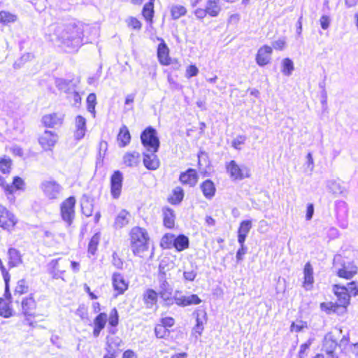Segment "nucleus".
Here are the masks:
<instances>
[{
	"label": "nucleus",
	"instance_id": "obj_1",
	"mask_svg": "<svg viewBox=\"0 0 358 358\" xmlns=\"http://www.w3.org/2000/svg\"><path fill=\"white\" fill-rule=\"evenodd\" d=\"M128 236L129 248L135 257L141 262H146L152 258L154 250L150 247V238L145 228L133 227L129 230Z\"/></svg>",
	"mask_w": 358,
	"mask_h": 358
},
{
	"label": "nucleus",
	"instance_id": "obj_2",
	"mask_svg": "<svg viewBox=\"0 0 358 358\" xmlns=\"http://www.w3.org/2000/svg\"><path fill=\"white\" fill-rule=\"evenodd\" d=\"M101 305L99 302L95 301L92 303V312L96 315L92 322V334L97 338L104 329L108 322L109 328L116 327L120 322V315L116 308L110 310L109 315L106 312H101Z\"/></svg>",
	"mask_w": 358,
	"mask_h": 358
},
{
	"label": "nucleus",
	"instance_id": "obj_3",
	"mask_svg": "<svg viewBox=\"0 0 358 358\" xmlns=\"http://www.w3.org/2000/svg\"><path fill=\"white\" fill-rule=\"evenodd\" d=\"M334 265L338 267L336 275L339 278L350 280L358 273V266L356 262L341 255L335 257Z\"/></svg>",
	"mask_w": 358,
	"mask_h": 358
},
{
	"label": "nucleus",
	"instance_id": "obj_4",
	"mask_svg": "<svg viewBox=\"0 0 358 358\" xmlns=\"http://www.w3.org/2000/svg\"><path fill=\"white\" fill-rule=\"evenodd\" d=\"M159 245L164 250L174 249L176 252H182L189 248V240L185 234L166 233L162 237Z\"/></svg>",
	"mask_w": 358,
	"mask_h": 358
},
{
	"label": "nucleus",
	"instance_id": "obj_5",
	"mask_svg": "<svg viewBox=\"0 0 358 358\" xmlns=\"http://www.w3.org/2000/svg\"><path fill=\"white\" fill-rule=\"evenodd\" d=\"M84 31L76 24L68 26L62 37V43L69 48H78L83 44Z\"/></svg>",
	"mask_w": 358,
	"mask_h": 358
},
{
	"label": "nucleus",
	"instance_id": "obj_6",
	"mask_svg": "<svg viewBox=\"0 0 358 358\" xmlns=\"http://www.w3.org/2000/svg\"><path fill=\"white\" fill-rule=\"evenodd\" d=\"M77 200L75 196H69L64 199L59 204V215L62 220L71 227L76 215Z\"/></svg>",
	"mask_w": 358,
	"mask_h": 358
},
{
	"label": "nucleus",
	"instance_id": "obj_7",
	"mask_svg": "<svg viewBox=\"0 0 358 358\" xmlns=\"http://www.w3.org/2000/svg\"><path fill=\"white\" fill-rule=\"evenodd\" d=\"M332 292L338 300H345L350 305L351 296L358 295V282L352 280L345 285L339 283L334 284L332 285Z\"/></svg>",
	"mask_w": 358,
	"mask_h": 358
},
{
	"label": "nucleus",
	"instance_id": "obj_8",
	"mask_svg": "<svg viewBox=\"0 0 358 358\" xmlns=\"http://www.w3.org/2000/svg\"><path fill=\"white\" fill-rule=\"evenodd\" d=\"M141 142L143 146L150 152H157L159 148L160 141L157 130L148 126L145 127L140 136Z\"/></svg>",
	"mask_w": 358,
	"mask_h": 358
},
{
	"label": "nucleus",
	"instance_id": "obj_9",
	"mask_svg": "<svg viewBox=\"0 0 358 358\" xmlns=\"http://www.w3.org/2000/svg\"><path fill=\"white\" fill-rule=\"evenodd\" d=\"M176 320L171 316H162L155 325L154 334L157 338L167 340L174 327Z\"/></svg>",
	"mask_w": 358,
	"mask_h": 358
},
{
	"label": "nucleus",
	"instance_id": "obj_10",
	"mask_svg": "<svg viewBox=\"0 0 358 358\" xmlns=\"http://www.w3.org/2000/svg\"><path fill=\"white\" fill-rule=\"evenodd\" d=\"M225 169L233 180H242L251 176L250 169L246 166L238 164L235 160L227 162Z\"/></svg>",
	"mask_w": 358,
	"mask_h": 358
},
{
	"label": "nucleus",
	"instance_id": "obj_11",
	"mask_svg": "<svg viewBox=\"0 0 358 358\" xmlns=\"http://www.w3.org/2000/svg\"><path fill=\"white\" fill-rule=\"evenodd\" d=\"M159 43L157 48V56L159 63L162 66L175 64L176 69L181 66L178 59H172L170 56V50L163 38H158Z\"/></svg>",
	"mask_w": 358,
	"mask_h": 358
},
{
	"label": "nucleus",
	"instance_id": "obj_12",
	"mask_svg": "<svg viewBox=\"0 0 358 358\" xmlns=\"http://www.w3.org/2000/svg\"><path fill=\"white\" fill-rule=\"evenodd\" d=\"M17 222L18 219L14 213L0 205V227L3 230L10 231L15 229Z\"/></svg>",
	"mask_w": 358,
	"mask_h": 358
},
{
	"label": "nucleus",
	"instance_id": "obj_13",
	"mask_svg": "<svg viewBox=\"0 0 358 358\" xmlns=\"http://www.w3.org/2000/svg\"><path fill=\"white\" fill-rule=\"evenodd\" d=\"M338 302L324 301L320 303V310L327 315L336 314L341 315L345 313L350 306L345 300H338Z\"/></svg>",
	"mask_w": 358,
	"mask_h": 358
},
{
	"label": "nucleus",
	"instance_id": "obj_14",
	"mask_svg": "<svg viewBox=\"0 0 358 358\" xmlns=\"http://www.w3.org/2000/svg\"><path fill=\"white\" fill-rule=\"evenodd\" d=\"M38 307V300L34 294L23 297L20 301V311L27 320L36 315Z\"/></svg>",
	"mask_w": 358,
	"mask_h": 358
},
{
	"label": "nucleus",
	"instance_id": "obj_15",
	"mask_svg": "<svg viewBox=\"0 0 358 358\" xmlns=\"http://www.w3.org/2000/svg\"><path fill=\"white\" fill-rule=\"evenodd\" d=\"M123 180V173L119 170L113 171L110 175V192L113 199H117L120 198L122 191Z\"/></svg>",
	"mask_w": 358,
	"mask_h": 358
},
{
	"label": "nucleus",
	"instance_id": "obj_16",
	"mask_svg": "<svg viewBox=\"0 0 358 358\" xmlns=\"http://www.w3.org/2000/svg\"><path fill=\"white\" fill-rule=\"evenodd\" d=\"M111 283L115 297L123 295L129 289V282L120 273L115 272L111 276Z\"/></svg>",
	"mask_w": 358,
	"mask_h": 358
},
{
	"label": "nucleus",
	"instance_id": "obj_17",
	"mask_svg": "<svg viewBox=\"0 0 358 358\" xmlns=\"http://www.w3.org/2000/svg\"><path fill=\"white\" fill-rule=\"evenodd\" d=\"M66 265L67 260L62 257H59L49 262L48 264V271L53 278H62V275L66 271Z\"/></svg>",
	"mask_w": 358,
	"mask_h": 358
},
{
	"label": "nucleus",
	"instance_id": "obj_18",
	"mask_svg": "<svg viewBox=\"0 0 358 358\" xmlns=\"http://www.w3.org/2000/svg\"><path fill=\"white\" fill-rule=\"evenodd\" d=\"M178 180L184 186L194 187L199 182V175L195 169L189 168L180 173Z\"/></svg>",
	"mask_w": 358,
	"mask_h": 358
},
{
	"label": "nucleus",
	"instance_id": "obj_19",
	"mask_svg": "<svg viewBox=\"0 0 358 358\" xmlns=\"http://www.w3.org/2000/svg\"><path fill=\"white\" fill-rule=\"evenodd\" d=\"M64 115L59 112H52L44 115L41 123L44 127L55 129L63 124Z\"/></svg>",
	"mask_w": 358,
	"mask_h": 358
},
{
	"label": "nucleus",
	"instance_id": "obj_20",
	"mask_svg": "<svg viewBox=\"0 0 358 358\" xmlns=\"http://www.w3.org/2000/svg\"><path fill=\"white\" fill-rule=\"evenodd\" d=\"M41 189L46 198L56 199L60 192L61 185L55 180H45L41 184Z\"/></svg>",
	"mask_w": 358,
	"mask_h": 358
},
{
	"label": "nucleus",
	"instance_id": "obj_21",
	"mask_svg": "<svg viewBox=\"0 0 358 358\" xmlns=\"http://www.w3.org/2000/svg\"><path fill=\"white\" fill-rule=\"evenodd\" d=\"M273 54V48L268 45H264L260 47L256 54L255 61L259 66H265L271 62Z\"/></svg>",
	"mask_w": 358,
	"mask_h": 358
},
{
	"label": "nucleus",
	"instance_id": "obj_22",
	"mask_svg": "<svg viewBox=\"0 0 358 358\" xmlns=\"http://www.w3.org/2000/svg\"><path fill=\"white\" fill-rule=\"evenodd\" d=\"M13 310L11 306V294L9 291V284H8V292H6V285L5 284L4 298L0 297V316L5 318L13 315Z\"/></svg>",
	"mask_w": 358,
	"mask_h": 358
},
{
	"label": "nucleus",
	"instance_id": "obj_23",
	"mask_svg": "<svg viewBox=\"0 0 358 358\" xmlns=\"http://www.w3.org/2000/svg\"><path fill=\"white\" fill-rule=\"evenodd\" d=\"M38 143L44 150H52L57 141V136L51 131L45 130L38 139Z\"/></svg>",
	"mask_w": 358,
	"mask_h": 358
},
{
	"label": "nucleus",
	"instance_id": "obj_24",
	"mask_svg": "<svg viewBox=\"0 0 358 358\" xmlns=\"http://www.w3.org/2000/svg\"><path fill=\"white\" fill-rule=\"evenodd\" d=\"M303 278L302 282V287L306 290H311L313 287L315 279L313 268L310 262H308L305 264L303 269Z\"/></svg>",
	"mask_w": 358,
	"mask_h": 358
},
{
	"label": "nucleus",
	"instance_id": "obj_25",
	"mask_svg": "<svg viewBox=\"0 0 358 358\" xmlns=\"http://www.w3.org/2000/svg\"><path fill=\"white\" fill-rule=\"evenodd\" d=\"M200 190L203 197L207 200H212L216 194L215 183L211 179H206L199 185Z\"/></svg>",
	"mask_w": 358,
	"mask_h": 358
},
{
	"label": "nucleus",
	"instance_id": "obj_26",
	"mask_svg": "<svg viewBox=\"0 0 358 358\" xmlns=\"http://www.w3.org/2000/svg\"><path fill=\"white\" fill-rule=\"evenodd\" d=\"M159 293L153 289L148 288L143 294L142 299L146 308H152L157 306Z\"/></svg>",
	"mask_w": 358,
	"mask_h": 358
},
{
	"label": "nucleus",
	"instance_id": "obj_27",
	"mask_svg": "<svg viewBox=\"0 0 358 358\" xmlns=\"http://www.w3.org/2000/svg\"><path fill=\"white\" fill-rule=\"evenodd\" d=\"M338 347V342L331 336L326 337L323 342L322 348L329 358H338L336 350Z\"/></svg>",
	"mask_w": 358,
	"mask_h": 358
},
{
	"label": "nucleus",
	"instance_id": "obj_28",
	"mask_svg": "<svg viewBox=\"0 0 358 358\" xmlns=\"http://www.w3.org/2000/svg\"><path fill=\"white\" fill-rule=\"evenodd\" d=\"M155 0H148L142 8L141 15L145 21L150 26L154 22L155 16Z\"/></svg>",
	"mask_w": 358,
	"mask_h": 358
},
{
	"label": "nucleus",
	"instance_id": "obj_29",
	"mask_svg": "<svg viewBox=\"0 0 358 358\" xmlns=\"http://www.w3.org/2000/svg\"><path fill=\"white\" fill-rule=\"evenodd\" d=\"M155 153L156 152L143 154V165L150 171H155L160 166L159 159Z\"/></svg>",
	"mask_w": 358,
	"mask_h": 358
},
{
	"label": "nucleus",
	"instance_id": "obj_30",
	"mask_svg": "<svg viewBox=\"0 0 358 358\" xmlns=\"http://www.w3.org/2000/svg\"><path fill=\"white\" fill-rule=\"evenodd\" d=\"M163 225L166 229H172L175 227L176 215L174 210L165 206L162 209Z\"/></svg>",
	"mask_w": 358,
	"mask_h": 358
},
{
	"label": "nucleus",
	"instance_id": "obj_31",
	"mask_svg": "<svg viewBox=\"0 0 358 358\" xmlns=\"http://www.w3.org/2000/svg\"><path fill=\"white\" fill-rule=\"evenodd\" d=\"M25 189L24 180L20 176H14L12 183L5 187V194L12 195L17 191H22Z\"/></svg>",
	"mask_w": 358,
	"mask_h": 358
},
{
	"label": "nucleus",
	"instance_id": "obj_32",
	"mask_svg": "<svg viewBox=\"0 0 358 358\" xmlns=\"http://www.w3.org/2000/svg\"><path fill=\"white\" fill-rule=\"evenodd\" d=\"M131 140V136L128 127L125 124H122L119 129L117 135V141L119 147L124 148L127 146Z\"/></svg>",
	"mask_w": 358,
	"mask_h": 358
},
{
	"label": "nucleus",
	"instance_id": "obj_33",
	"mask_svg": "<svg viewBox=\"0 0 358 358\" xmlns=\"http://www.w3.org/2000/svg\"><path fill=\"white\" fill-rule=\"evenodd\" d=\"M141 154L138 151H128L122 157V163L127 167H134L139 164Z\"/></svg>",
	"mask_w": 358,
	"mask_h": 358
},
{
	"label": "nucleus",
	"instance_id": "obj_34",
	"mask_svg": "<svg viewBox=\"0 0 358 358\" xmlns=\"http://www.w3.org/2000/svg\"><path fill=\"white\" fill-rule=\"evenodd\" d=\"M86 129L87 127L85 118L80 115H77L75 117V138L78 140L83 138L85 135Z\"/></svg>",
	"mask_w": 358,
	"mask_h": 358
},
{
	"label": "nucleus",
	"instance_id": "obj_35",
	"mask_svg": "<svg viewBox=\"0 0 358 358\" xmlns=\"http://www.w3.org/2000/svg\"><path fill=\"white\" fill-rule=\"evenodd\" d=\"M174 300L176 304L181 307L198 305L201 302V299L196 294H192L190 296H181L180 297H176Z\"/></svg>",
	"mask_w": 358,
	"mask_h": 358
},
{
	"label": "nucleus",
	"instance_id": "obj_36",
	"mask_svg": "<svg viewBox=\"0 0 358 358\" xmlns=\"http://www.w3.org/2000/svg\"><path fill=\"white\" fill-rule=\"evenodd\" d=\"M205 8L208 16L217 17L222 10L221 0H207Z\"/></svg>",
	"mask_w": 358,
	"mask_h": 358
},
{
	"label": "nucleus",
	"instance_id": "obj_37",
	"mask_svg": "<svg viewBox=\"0 0 358 358\" xmlns=\"http://www.w3.org/2000/svg\"><path fill=\"white\" fill-rule=\"evenodd\" d=\"M22 262L20 252L15 248H9L8 250V264L9 268H14Z\"/></svg>",
	"mask_w": 358,
	"mask_h": 358
},
{
	"label": "nucleus",
	"instance_id": "obj_38",
	"mask_svg": "<svg viewBox=\"0 0 358 358\" xmlns=\"http://www.w3.org/2000/svg\"><path fill=\"white\" fill-rule=\"evenodd\" d=\"M184 198V190L181 187H175L167 198V201L171 205H178Z\"/></svg>",
	"mask_w": 358,
	"mask_h": 358
},
{
	"label": "nucleus",
	"instance_id": "obj_39",
	"mask_svg": "<svg viewBox=\"0 0 358 358\" xmlns=\"http://www.w3.org/2000/svg\"><path fill=\"white\" fill-rule=\"evenodd\" d=\"M80 210L82 214L85 217H90L92 215L94 211V204L89 196H83L80 201Z\"/></svg>",
	"mask_w": 358,
	"mask_h": 358
},
{
	"label": "nucleus",
	"instance_id": "obj_40",
	"mask_svg": "<svg viewBox=\"0 0 358 358\" xmlns=\"http://www.w3.org/2000/svg\"><path fill=\"white\" fill-rule=\"evenodd\" d=\"M97 104V99L95 93H90L86 99L87 110L91 114L92 117L96 116V106Z\"/></svg>",
	"mask_w": 358,
	"mask_h": 358
},
{
	"label": "nucleus",
	"instance_id": "obj_41",
	"mask_svg": "<svg viewBox=\"0 0 358 358\" xmlns=\"http://www.w3.org/2000/svg\"><path fill=\"white\" fill-rule=\"evenodd\" d=\"M206 314H204L203 319L200 318L197 315L196 317V324L193 327L192 331V335H194L195 337L201 336L203 331L204 324L206 322Z\"/></svg>",
	"mask_w": 358,
	"mask_h": 358
},
{
	"label": "nucleus",
	"instance_id": "obj_42",
	"mask_svg": "<svg viewBox=\"0 0 358 358\" xmlns=\"http://www.w3.org/2000/svg\"><path fill=\"white\" fill-rule=\"evenodd\" d=\"M109 335L106 336V345L108 348L113 349L115 348H119L122 343V340L116 336L114 337L113 336L116 334V330L115 329H110L109 330Z\"/></svg>",
	"mask_w": 358,
	"mask_h": 358
},
{
	"label": "nucleus",
	"instance_id": "obj_43",
	"mask_svg": "<svg viewBox=\"0 0 358 358\" xmlns=\"http://www.w3.org/2000/svg\"><path fill=\"white\" fill-rule=\"evenodd\" d=\"M130 213L125 210H122L117 215L115 220V224L118 228H122L124 226L127 225L129 222Z\"/></svg>",
	"mask_w": 358,
	"mask_h": 358
},
{
	"label": "nucleus",
	"instance_id": "obj_44",
	"mask_svg": "<svg viewBox=\"0 0 358 358\" xmlns=\"http://www.w3.org/2000/svg\"><path fill=\"white\" fill-rule=\"evenodd\" d=\"M127 27L134 31L138 32L142 29V22L135 16H129L125 20Z\"/></svg>",
	"mask_w": 358,
	"mask_h": 358
},
{
	"label": "nucleus",
	"instance_id": "obj_45",
	"mask_svg": "<svg viewBox=\"0 0 358 358\" xmlns=\"http://www.w3.org/2000/svg\"><path fill=\"white\" fill-rule=\"evenodd\" d=\"M100 242V234H94L90 240L87 247V252L90 256L94 255L97 251Z\"/></svg>",
	"mask_w": 358,
	"mask_h": 358
},
{
	"label": "nucleus",
	"instance_id": "obj_46",
	"mask_svg": "<svg viewBox=\"0 0 358 358\" xmlns=\"http://www.w3.org/2000/svg\"><path fill=\"white\" fill-rule=\"evenodd\" d=\"M171 16L173 20H178L181 17L185 16L187 13V8L181 5H174L170 10Z\"/></svg>",
	"mask_w": 358,
	"mask_h": 358
},
{
	"label": "nucleus",
	"instance_id": "obj_47",
	"mask_svg": "<svg viewBox=\"0 0 358 358\" xmlns=\"http://www.w3.org/2000/svg\"><path fill=\"white\" fill-rule=\"evenodd\" d=\"M17 19L16 15L8 11H0V22L3 24H8L15 22Z\"/></svg>",
	"mask_w": 358,
	"mask_h": 358
},
{
	"label": "nucleus",
	"instance_id": "obj_48",
	"mask_svg": "<svg viewBox=\"0 0 358 358\" xmlns=\"http://www.w3.org/2000/svg\"><path fill=\"white\" fill-rule=\"evenodd\" d=\"M13 162L6 156L0 158V171L3 174H9L11 171Z\"/></svg>",
	"mask_w": 358,
	"mask_h": 358
},
{
	"label": "nucleus",
	"instance_id": "obj_49",
	"mask_svg": "<svg viewBox=\"0 0 358 358\" xmlns=\"http://www.w3.org/2000/svg\"><path fill=\"white\" fill-rule=\"evenodd\" d=\"M29 292V285L24 280H20L17 282L14 289V294L21 296Z\"/></svg>",
	"mask_w": 358,
	"mask_h": 358
},
{
	"label": "nucleus",
	"instance_id": "obj_50",
	"mask_svg": "<svg viewBox=\"0 0 358 358\" xmlns=\"http://www.w3.org/2000/svg\"><path fill=\"white\" fill-rule=\"evenodd\" d=\"M294 70L293 62L289 58H285L282 62V72L286 76H289Z\"/></svg>",
	"mask_w": 358,
	"mask_h": 358
},
{
	"label": "nucleus",
	"instance_id": "obj_51",
	"mask_svg": "<svg viewBox=\"0 0 358 358\" xmlns=\"http://www.w3.org/2000/svg\"><path fill=\"white\" fill-rule=\"evenodd\" d=\"M313 340L310 338L304 343L301 344L298 352L299 358H305L307 356V351L309 350L313 343Z\"/></svg>",
	"mask_w": 358,
	"mask_h": 358
},
{
	"label": "nucleus",
	"instance_id": "obj_52",
	"mask_svg": "<svg viewBox=\"0 0 358 358\" xmlns=\"http://www.w3.org/2000/svg\"><path fill=\"white\" fill-rule=\"evenodd\" d=\"M252 228L251 220H243L241 222L238 229V234H241L248 236L250 229Z\"/></svg>",
	"mask_w": 358,
	"mask_h": 358
},
{
	"label": "nucleus",
	"instance_id": "obj_53",
	"mask_svg": "<svg viewBox=\"0 0 358 358\" xmlns=\"http://www.w3.org/2000/svg\"><path fill=\"white\" fill-rule=\"evenodd\" d=\"M0 270L4 280L5 284L6 285V292H8V284H9L10 276L8 271L6 270L3 263L0 258Z\"/></svg>",
	"mask_w": 358,
	"mask_h": 358
},
{
	"label": "nucleus",
	"instance_id": "obj_54",
	"mask_svg": "<svg viewBox=\"0 0 358 358\" xmlns=\"http://www.w3.org/2000/svg\"><path fill=\"white\" fill-rule=\"evenodd\" d=\"M306 327V322L302 320L299 321L297 323L293 322L290 325V331L298 333L301 331Z\"/></svg>",
	"mask_w": 358,
	"mask_h": 358
},
{
	"label": "nucleus",
	"instance_id": "obj_55",
	"mask_svg": "<svg viewBox=\"0 0 358 358\" xmlns=\"http://www.w3.org/2000/svg\"><path fill=\"white\" fill-rule=\"evenodd\" d=\"M72 106L75 108H80L82 104V98L79 92L74 91L71 93Z\"/></svg>",
	"mask_w": 358,
	"mask_h": 358
},
{
	"label": "nucleus",
	"instance_id": "obj_56",
	"mask_svg": "<svg viewBox=\"0 0 358 358\" xmlns=\"http://www.w3.org/2000/svg\"><path fill=\"white\" fill-rule=\"evenodd\" d=\"M199 73V69L195 64H191L187 67L185 71V76L187 78L197 76Z\"/></svg>",
	"mask_w": 358,
	"mask_h": 358
},
{
	"label": "nucleus",
	"instance_id": "obj_57",
	"mask_svg": "<svg viewBox=\"0 0 358 358\" xmlns=\"http://www.w3.org/2000/svg\"><path fill=\"white\" fill-rule=\"evenodd\" d=\"M246 141V136L241 135L232 141L231 145L236 150H240L241 145H243Z\"/></svg>",
	"mask_w": 358,
	"mask_h": 358
},
{
	"label": "nucleus",
	"instance_id": "obj_58",
	"mask_svg": "<svg viewBox=\"0 0 358 358\" xmlns=\"http://www.w3.org/2000/svg\"><path fill=\"white\" fill-rule=\"evenodd\" d=\"M194 14L197 19L202 20L208 15L206 8H198L194 11Z\"/></svg>",
	"mask_w": 358,
	"mask_h": 358
},
{
	"label": "nucleus",
	"instance_id": "obj_59",
	"mask_svg": "<svg viewBox=\"0 0 358 358\" xmlns=\"http://www.w3.org/2000/svg\"><path fill=\"white\" fill-rule=\"evenodd\" d=\"M196 273L194 271H187L183 272V277L187 281H193L196 278Z\"/></svg>",
	"mask_w": 358,
	"mask_h": 358
},
{
	"label": "nucleus",
	"instance_id": "obj_60",
	"mask_svg": "<svg viewBox=\"0 0 358 358\" xmlns=\"http://www.w3.org/2000/svg\"><path fill=\"white\" fill-rule=\"evenodd\" d=\"M321 27L323 29H327L330 24L329 17L327 15H322L320 19Z\"/></svg>",
	"mask_w": 358,
	"mask_h": 358
},
{
	"label": "nucleus",
	"instance_id": "obj_61",
	"mask_svg": "<svg viewBox=\"0 0 358 358\" xmlns=\"http://www.w3.org/2000/svg\"><path fill=\"white\" fill-rule=\"evenodd\" d=\"M246 252L247 248L245 246H241L236 252L237 261H241L243 259V257L246 254Z\"/></svg>",
	"mask_w": 358,
	"mask_h": 358
},
{
	"label": "nucleus",
	"instance_id": "obj_62",
	"mask_svg": "<svg viewBox=\"0 0 358 358\" xmlns=\"http://www.w3.org/2000/svg\"><path fill=\"white\" fill-rule=\"evenodd\" d=\"M313 213H314L313 205L312 203L308 204L307 209H306V219L307 220H310L312 218Z\"/></svg>",
	"mask_w": 358,
	"mask_h": 358
},
{
	"label": "nucleus",
	"instance_id": "obj_63",
	"mask_svg": "<svg viewBox=\"0 0 358 358\" xmlns=\"http://www.w3.org/2000/svg\"><path fill=\"white\" fill-rule=\"evenodd\" d=\"M285 43L283 40H278L273 43V47L275 50H282L285 48Z\"/></svg>",
	"mask_w": 358,
	"mask_h": 358
},
{
	"label": "nucleus",
	"instance_id": "obj_64",
	"mask_svg": "<svg viewBox=\"0 0 358 358\" xmlns=\"http://www.w3.org/2000/svg\"><path fill=\"white\" fill-rule=\"evenodd\" d=\"M122 358H137V355L132 350H127L123 352Z\"/></svg>",
	"mask_w": 358,
	"mask_h": 358
}]
</instances>
